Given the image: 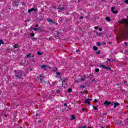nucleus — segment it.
Here are the masks:
<instances>
[{
	"label": "nucleus",
	"mask_w": 128,
	"mask_h": 128,
	"mask_svg": "<svg viewBox=\"0 0 128 128\" xmlns=\"http://www.w3.org/2000/svg\"><path fill=\"white\" fill-rule=\"evenodd\" d=\"M72 120H76V116H74V115L72 116Z\"/></svg>",
	"instance_id": "17"
},
{
	"label": "nucleus",
	"mask_w": 128,
	"mask_h": 128,
	"mask_svg": "<svg viewBox=\"0 0 128 128\" xmlns=\"http://www.w3.org/2000/svg\"><path fill=\"white\" fill-rule=\"evenodd\" d=\"M56 74H57L56 77L57 78H60V73L58 72H56Z\"/></svg>",
	"instance_id": "10"
},
{
	"label": "nucleus",
	"mask_w": 128,
	"mask_h": 128,
	"mask_svg": "<svg viewBox=\"0 0 128 128\" xmlns=\"http://www.w3.org/2000/svg\"><path fill=\"white\" fill-rule=\"evenodd\" d=\"M38 24L36 25V28H38Z\"/></svg>",
	"instance_id": "42"
},
{
	"label": "nucleus",
	"mask_w": 128,
	"mask_h": 128,
	"mask_svg": "<svg viewBox=\"0 0 128 128\" xmlns=\"http://www.w3.org/2000/svg\"><path fill=\"white\" fill-rule=\"evenodd\" d=\"M124 44L125 46H128V43H126V42H125L124 43Z\"/></svg>",
	"instance_id": "37"
},
{
	"label": "nucleus",
	"mask_w": 128,
	"mask_h": 128,
	"mask_svg": "<svg viewBox=\"0 0 128 128\" xmlns=\"http://www.w3.org/2000/svg\"><path fill=\"white\" fill-rule=\"evenodd\" d=\"M93 108L94 110H98V107L96 106H93Z\"/></svg>",
	"instance_id": "18"
},
{
	"label": "nucleus",
	"mask_w": 128,
	"mask_h": 128,
	"mask_svg": "<svg viewBox=\"0 0 128 128\" xmlns=\"http://www.w3.org/2000/svg\"><path fill=\"white\" fill-rule=\"evenodd\" d=\"M104 44H106V43H104Z\"/></svg>",
	"instance_id": "50"
},
{
	"label": "nucleus",
	"mask_w": 128,
	"mask_h": 128,
	"mask_svg": "<svg viewBox=\"0 0 128 128\" xmlns=\"http://www.w3.org/2000/svg\"><path fill=\"white\" fill-rule=\"evenodd\" d=\"M80 87L81 88H86L85 86H82V85H80Z\"/></svg>",
	"instance_id": "19"
},
{
	"label": "nucleus",
	"mask_w": 128,
	"mask_h": 128,
	"mask_svg": "<svg viewBox=\"0 0 128 128\" xmlns=\"http://www.w3.org/2000/svg\"><path fill=\"white\" fill-rule=\"evenodd\" d=\"M97 46H100V42H97Z\"/></svg>",
	"instance_id": "30"
},
{
	"label": "nucleus",
	"mask_w": 128,
	"mask_h": 128,
	"mask_svg": "<svg viewBox=\"0 0 128 128\" xmlns=\"http://www.w3.org/2000/svg\"><path fill=\"white\" fill-rule=\"evenodd\" d=\"M14 6H18V2H14Z\"/></svg>",
	"instance_id": "23"
},
{
	"label": "nucleus",
	"mask_w": 128,
	"mask_h": 128,
	"mask_svg": "<svg viewBox=\"0 0 128 128\" xmlns=\"http://www.w3.org/2000/svg\"><path fill=\"white\" fill-rule=\"evenodd\" d=\"M120 22L122 24H128V21L126 19H122L120 21Z\"/></svg>",
	"instance_id": "2"
},
{
	"label": "nucleus",
	"mask_w": 128,
	"mask_h": 128,
	"mask_svg": "<svg viewBox=\"0 0 128 128\" xmlns=\"http://www.w3.org/2000/svg\"><path fill=\"white\" fill-rule=\"evenodd\" d=\"M80 18L81 19V20H82V18H84V17H82V16Z\"/></svg>",
	"instance_id": "41"
},
{
	"label": "nucleus",
	"mask_w": 128,
	"mask_h": 128,
	"mask_svg": "<svg viewBox=\"0 0 128 128\" xmlns=\"http://www.w3.org/2000/svg\"><path fill=\"white\" fill-rule=\"evenodd\" d=\"M106 70H110V67H106Z\"/></svg>",
	"instance_id": "35"
},
{
	"label": "nucleus",
	"mask_w": 128,
	"mask_h": 128,
	"mask_svg": "<svg viewBox=\"0 0 128 128\" xmlns=\"http://www.w3.org/2000/svg\"><path fill=\"white\" fill-rule=\"evenodd\" d=\"M80 94H82V92H80Z\"/></svg>",
	"instance_id": "53"
},
{
	"label": "nucleus",
	"mask_w": 128,
	"mask_h": 128,
	"mask_svg": "<svg viewBox=\"0 0 128 128\" xmlns=\"http://www.w3.org/2000/svg\"><path fill=\"white\" fill-rule=\"evenodd\" d=\"M96 34L98 35V36H102V33H96Z\"/></svg>",
	"instance_id": "24"
},
{
	"label": "nucleus",
	"mask_w": 128,
	"mask_h": 128,
	"mask_svg": "<svg viewBox=\"0 0 128 128\" xmlns=\"http://www.w3.org/2000/svg\"><path fill=\"white\" fill-rule=\"evenodd\" d=\"M106 20L107 22H110V18L109 17H106Z\"/></svg>",
	"instance_id": "13"
},
{
	"label": "nucleus",
	"mask_w": 128,
	"mask_h": 128,
	"mask_svg": "<svg viewBox=\"0 0 128 128\" xmlns=\"http://www.w3.org/2000/svg\"><path fill=\"white\" fill-rule=\"evenodd\" d=\"M119 105H120V104H118V102L114 103V108H116L118 106H119Z\"/></svg>",
	"instance_id": "8"
},
{
	"label": "nucleus",
	"mask_w": 128,
	"mask_h": 128,
	"mask_svg": "<svg viewBox=\"0 0 128 128\" xmlns=\"http://www.w3.org/2000/svg\"><path fill=\"white\" fill-rule=\"evenodd\" d=\"M4 44V42H2V40H0V44Z\"/></svg>",
	"instance_id": "25"
},
{
	"label": "nucleus",
	"mask_w": 128,
	"mask_h": 128,
	"mask_svg": "<svg viewBox=\"0 0 128 128\" xmlns=\"http://www.w3.org/2000/svg\"><path fill=\"white\" fill-rule=\"evenodd\" d=\"M94 102H98V100L96 99H95L94 100Z\"/></svg>",
	"instance_id": "36"
},
{
	"label": "nucleus",
	"mask_w": 128,
	"mask_h": 128,
	"mask_svg": "<svg viewBox=\"0 0 128 128\" xmlns=\"http://www.w3.org/2000/svg\"><path fill=\"white\" fill-rule=\"evenodd\" d=\"M30 57L31 58H34V55H32V56H30V54H28L26 55V58H30Z\"/></svg>",
	"instance_id": "7"
},
{
	"label": "nucleus",
	"mask_w": 128,
	"mask_h": 128,
	"mask_svg": "<svg viewBox=\"0 0 128 128\" xmlns=\"http://www.w3.org/2000/svg\"><path fill=\"white\" fill-rule=\"evenodd\" d=\"M14 48H20V46H18V44H15L14 46Z\"/></svg>",
	"instance_id": "9"
},
{
	"label": "nucleus",
	"mask_w": 128,
	"mask_h": 128,
	"mask_svg": "<svg viewBox=\"0 0 128 128\" xmlns=\"http://www.w3.org/2000/svg\"><path fill=\"white\" fill-rule=\"evenodd\" d=\"M100 68H104L106 70V66L104 65V64H102L100 66Z\"/></svg>",
	"instance_id": "12"
},
{
	"label": "nucleus",
	"mask_w": 128,
	"mask_h": 128,
	"mask_svg": "<svg viewBox=\"0 0 128 128\" xmlns=\"http://www.w3.org/2000/svg\"><path fill=\"white\" fill-rule=\"evenodd\" d=\"M34 12H36V9H34V8H32L31 9L28 10V12L30 13V12H34Z\"/></svg>",
	"instance_id": "6"
},
{
	"label": "nucleus",
	"mask_w": 128,
	"mask_h": 128,
	"mask_svg": "<svg viewBox=\"0 0 128 128\" xmlns=\"http://www.w3.org/2000/svg\"><path fill=\"white\" fill-rule=\"evenodd\" d=\"M115 61L114 60V59H111L110 62H114Z\"/></svg>",
	"instance_id": "26"
},
{
	"label": "nucleus",
	"mask_w": 128,
	"mask_h": 128,
	"mask_svg": "<svg viewBox=\"0 0 128 128\" xmlns=\"http://www.w3.org/2000/svg\"><path fill=\"white\" fill-rule=\"evenodd\" d=\"M60 35H58V36H58Z\"/></svg>",
	"instance_id": "47"
},
{
	"label": "nucleus",
	"mask_w": 128,
	"mask_h": 128,
	"mask_svg": "<svg viewBox=\"0 0 128 128\" xmlns=\"http://www.w3.org/2000/svg\"><path fill=\"white\" fill-rule=\"evenodd\" d=\"M18 75L16 74V77L18 78H20V76H22V74H24V72H18Z\"/></svg>",
	"instance_id": "3"
},
{
	"label": "nucleus",
	"mask_w": 128,
	"mask_h": 128,
	"mask_svg": "<svg viewBox=\"0 0 128 128\" xmlns=\"http://www.w3.org/2000/svg\"><path fill=\"white\" fill-rule=\"evenodd\" d=\"M125 34H124V33L122 32V36H124Z\"/></svg>",
	"instance_id": "29"
},
{
	"label": "nucleus",
	"mask_w": 128,
	"mask_h": 128,
	"mask_svg": "<svg viewBox=\"0 0 128 128\" xmlns=\"http://www.w3.org/2000/svg\"><path fill=\"white\" fill-rule=\"evenodd\" d=\"M110 102H108V101H105L104 102V104H107L108 106H110Z\"/></svg>",
	"instance_id": "11"
},
{
	"label": "nucleus",
	"mask_w": 128,
	"mask_h": 128,
	"mask_svg": "<svg viewBox=\"0 0 128 128\" xmlns=\"http://www.w3.org/2000/svg\"><path fill=\"white\" fill-rule=\"evenodd\" d=\"M96 54H100V51H98L96 52Z\"/></svg>",
	"instance_id": "31"
},
{
	"label": "nucleus",
	"mask_w": 128,
	"mask_h": 128,
	"mask_svg": "<svg viewBox=\"0 0 128 128\" xmlns=\"http://www.w3.org/2000/svg\"><path fill=\"white\" fill-rule=\"evenodd\" d=\"M107 60H108V62H110L111 59L107 58Z\"/></svg>",
	"instance_id": "38"
},
{
	"label": "nucleus",
	"mask_w": 128,
	"mask_h": 128,
	"mask_svg": "<svg viewBox=\"0 0 128 128\" xmlns=\"http://www.w3.org/2000/svg\"><path fill=\"white\" fill-rule=\"evenodd\" d=\"M111 10H112L113 14H118V10H114V7H112Z\"/></svg>",
	"instance_id": "5"
},
{
	"label": "nucleus",
	"mask_w": 128,
	"mask_h": 128,
	"mask_svg": "<svg viewBox=\"0 0 128 128\" xmlns=\"http://www.w3.org/2000/svg\"><path fill=\"white\" fill-rule=\"evenodd\" d=\"M94 28L95 30H98V26H95V27Z\"/></svg>",
	"instance_id": "33"
},
{
	"label": "nucleus",
	"mask_w": 128,
	"mask_h": 128,
	"mask_svg": "<svg viewBox=\"0 0 128 128\" xmlns=\"http://www.w3.org/2000/svg\"><path fill=\"white\" fill-rule=\"evenodd\" d=\"M101 128H104V127L102 126Z\"/></svg>",
	"instance_id": "52"
},
{
	"label": "nucleus",
	"mask_w": 128,
	"mask_h": 128,
	"mask_svg": "<svg viewBox=\"0 0 128 128\" xmlns=\"http://www.w3.org/2000/svg\"><path fill=\"white\" fill-rule=\"evenodd\" d=\"M81 80H84V79H82V78Z\"/></svg>",
	"instance_id": "49"
},
{
	"label": "nucleus",
	"mask_w": 128,
	"mask_h": 128,
	"mask_svg": "<svg viewBox=\"0 0 128 128\" xmlns=\"http://www.w3.org/2000/svg\"><path fill=\"white\" fill-rule=\"evenodd\" d=\"M56 92L57 94H60V90H57Z\"/></svg>",
	"instance_id": "32"
},
{
	"label": "nucleus",
	"mask_w": 128,
	"mask_h": 128,
	"mask_svg": "<svg viewBox=\"0 0 128 128\" xmlns=\"http://www.w3.org/2000/svg\"><path fill=\"white\" fill-rule=\"evenodd\" d=\"M124 2L126 3V4H128V0H124Z\"/></svg>",
	"instance_id": "28"
},
{
	"label": "nucleus",
	"mask_w": 128,
	"mask_h": 128,
	"mask_svg": "<svg viewBox=\"0 0 128 128\" xmlns=\"http://www.w3.org/2000/svg\"><path fill=\"white\" fill-rule=\"evenodd\" d=\"M84 110H86V108H83L82 109V112H84Z\"/></svg>",
	"instance_id": "40"
},
{
	"label": "nucleus",
	"mask_w": 128,
	"mask_h": 128,
	"mask_svg": "<svg viewBox=\"0 0 128 128\" xmlns=\"http://www.w3.org/2000/svg\"><path fill=\"white\" fill-rule=\"evenodd\" d=\"M93 50H98V47L94 46L93 47Z\"/></svg>",
	"instance_id": "14"
},
{
	"label": "nucleus",
	"mask_w": 128,
	"mask_h": 128,
	"mask_svg": "<svg viewBox=\"0 0 128 128\" xmlns=\"http://www.w3.org/2000/svg\"><path fill=\"white\" fill-rule=\"evenodd\" d=\"M72 92V89L70 88L68 90V92Z\"/></svg>",
	"instance_id": "16"
},
{
	"label": "nucleus",
	"mask_w": 128,
	"mask_h": 128,
	"mask_svg": "<svg viewBox=\"0 0 128 128\" xmlns=\"http://www.w3.org/2000/svg\"><path fill=\"white\" fill-rule=\"evenodd\" d=\"M41 68L44 70H50V66L48 65H42L41 66Z\"/></svg>",
	"instance_id": "1"
},
{
	"label": "nucleus",
	"mask_w": 128,
	"mask_h": 128,
	"mask_svg": "<svg viewBox=\"0 0 128 128\" xmlns=\"http://www.w3.org/2000/svg\"><path fill=\"white\" fill-rule=\"evenodd\" d=\"M76 82H78L76 80V79L74 80Z\"/></svg>",
	"instance_id": "44"
},
{
	"label": "nucleus",
	"mask_w": 128,
	"mask_h": 128,
	"mask_svg": "<svg viewBox=\"0 0 128 128\" xmlns=\"http://www.w3.org/2000/svg\"><path fill=\"white\" fill-rule=\"evenodd\" d=\"M99 31H100V32H102V28H99Z\"/></svg>",
	"instance_id": "34"
},
{
	"label": "nucleus",
	"mask_w": 128,
	"mask_h": 128,
	"mask_svg": "<svg viewBox=\"0 0 128 128\" xmlns=\"http://www.w3.org/2000/svg\"><path fill=\"white\" fill-rule=\"evenodd\" d=\"M48 22H52V19L50 18H48Z\"/></svg>",
	"instance_id": "20"
},
{
	"label": "nucleus",
	"mask_w": 128,
	"mask_h": 128,
	"mask_svg": "<svg viewBox=\"0 0 128 128\" xmlns=\"http://www.w3.org/2000/svg\"><path fill=\"white\" fill-rule=\"evenodd\" d=\"M111 104H112V106H114V104L113 103H112Z\"/></svg>",
	"instance_id": "45"
},
{
	"label": "nucleus",
	"mask_w": 128,
	"mask_h": 128,
	"mask_svg": "<svg viewBox=\"0 0 128 128\" xmlns=\"http://www.w3.org/2000/svg\"><path fill=\"white\" fill-rule=\"evenodd\" d=\"M40 80L41 82H42V79H40Z\"/></svg>",
	"instance_id": "46"
},
{
	"label": "nucleus",
	"mask_w": 128,
	"mask_h": 128,
	"mask_svg": "<svg viewBox=\"0 0 128 128\" xmlns=\"http://www.w3.org/2000/svg\"><path fill=\"white\" fill-rule=\"evenodd\" d=\"M30 36H34V33H32L30 34Z\"/></svg>",
	"instance_id": "21"
},
{
	"label": "nucleus",
	"mask_w": 128,
	"mask_h": 128,
	"mask_svg": "<svg viewBox=\"0 0 128 128\" xmlns=\"http://www.w3.org/2000/svg\"><path fill=\"white\" fill-rule=\"evenodd\" d=\"M36 116H38V114H36Z\"/></svg>",
	"instance_id": "51"
},
{
	"label": "nucleus",
	"mask_w": 128,
	"mask_h": 128,
	"mask_svg": "<svg viewBox=\"0 0 128 128\" xmlns=\"http://www.w3.org/2000/svg\"><path fill=\"white\" fill-rule=\"evenodd\" d=\"M95 70H96V72H100V69L97 68V69H96Z\"/></svg>",
	"instance_id": "22"
},
{
	"label": "nucleus",
	"mask_w": 128,
	"mask_h": 128,
	"mask_svg": "<svg viewBox=\"0 0 128 128\" xmlns=\"http://www.w3.org/2000/svg\"><path fill=\"white\" fill-rule=\"evenodd\" d=\"M64 106H68V104H66V103H65V104H64Z\"/></svg>",
	"instance_id": "39"
},
{
	"label": "nucleus",
	"mask_w": 128,
	"mask_h": 128,
	"mask_svg": "<svg viewBox=\"0 0 128 128\" xmlns=\"http://www.w3.org/2000/svg\"><path fill=\"white\" fill-rule=\"evenodd\" d=\"M81 128H86V126L82 127Z\"/></svg>",
	"instance_id": "43"
},
{
	"label": "nucleus",
	"mask_w": 128,
	"mask_h": 128,
	"mask_svg": "<svg viewBox=\"0 0 128 128\" xmlns=\"http://www.w3.org/2000/svg\"><path fill=\"white\" fill-rule=\"evenodd\" d=\"M20 128H22L21 127Z\"/></svg>",
	"instance_id": "54"
},
{
	"label": "nucleus",
	"mask_w": 128,
	"mask_h": 128,
	"mask_svg": "<svg viewBox=\"0 0 128 128\" xmlns=\"http://www.w3.org/2000/svg\"><path fill=\"white\" fill-rule=\"evenodd\" d=\"M76 52H78V50H76Z\"/></svg>",
	"instance_id": "48"
},
{
	"label": "nucleus",
	"mask_w": 128,
	"mask_h": 128,
	"mask_svg": "<svg viewBox=\"0 0 128 128\" xmlns=\"http://www.w3.org/2000/svg\"><path fill=\"white\" fill-rule=\"evenodd\" d=\"M37 54H38V56H42V52H37Z\"/></svg>",
	"instance_id": "15"
},
{
	"label": "nucleus",
	"mask_w": 128,
	"mask_h": 128,
	"mask_svg": "<svg viewBox=\"0 0 128 128\" xmlns=\"http://www.w3.org/2000/svg\"><path fill=\"white\" fill-rule=\"evenodd\" d=\"M34 30V32H36V30H38V28H33Z\"/></svg>",
	"instance_id": "27"
},
{
	"label": "nucleus",
	"mask_w": 128,
	"mask_h": 128,
	"mask_svg": "<svg viewBox=\"0 0 128 128\" xmlns=\"http://www.w3.org/2000/svg\"><path fill=\"white\" fill-rule=\"evenodd\" d=\"M92 99L88 98L85 100V102L86 104H90V102H92Z\"/></svg>",
	"instance_id": "4"
}]
</instances>
